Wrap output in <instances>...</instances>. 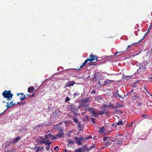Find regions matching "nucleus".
I'll return each mask as SVG.
<instances>
[{
	"label": "nucleus",
	"mask_w": 152,
	"mask_h": 152,
	"mask_svg": "<svg viewBox=\"0 0 152 152\" xmlns=\"http://www.w3.org/2000/svg\"><path fill=\"white\" fill-rule=\"evenodd\" d=\"M118 89H116V91L115 93L113 94V96L114 97H116L117 96H118L121 98H123V97L122 96L119 94L118 93Z\"/></svg>",
	"instance_id": "obj_11"
},
{
	"label": "nucleus",
	"mask_w": 152,
	"mask_h": 152,
	"mask_svg": "<svg viewBox=\"0 0 152 152\" xmlns=\"http://www.w3.org/2000/svg\"><path fill=\"white\" fill-rule=\"evenodd\" d=\"M70 99L69 97H67V102L69 101Z\"/></svg>",
	"instance_id": "obj_62"
},
{
	"label": "nucleus",
	"mask_w": 152,
	"mask_h": 152,
	"mask_svg": "<svg viewBox=\"0 0 152 152\" xmlns=\"http://www.w3.org/2000/svg\"><path fill=\"white\" fill-rule=\"evenodd\" d=\"M64 129H62L61 130H59L57 136L58 137H63L64 135V133L63 132Z\"/></svg>",
	"instance_id": "obj_9"
},
{
	"label": "nucleus",
	"mask_w": 152,
	"mask_h": 152,
	"mask_svg": "<svg viewBox=\"0 0 152 152\" xmlns=\"http://www.w3.org/2000/svg\"><path fill=\"white\" fill-rule=\"evenodd\" d=\"M80 94L78 93H75L73 95H72V97H71V99H73L75 98V97L76 96H78Z\"/></svg>",
	"instance_id": "obj_23"
},
{
	"label": "nucleus",
	"mask_w": 152,
	"mask_h": 152,
	"mask_svg": "<svg viewBox=\"0 0 152 152\" xmlns=\"http://www.w3.org/2000/svg\"><path fill=\"white\" fill-rule=\"evenodd\" d=\"M80 138V140L81 141L83 140V141H86V138L83 137L82 136H80L79 137Z\"/></svg>",
	"instance_id": "obj_28"
},
{
	"label": "nucleus",
	"mask_w": 152,
	"mask_h": 152,
	"mask_svg": "<svg viewBox=\"0 0 152 152\" xmlns=\"http://www.w3.org/2000/svg\"><path fill=\"white\" fill-rule=\"evenodd\" d=\"M109 105L110 107H113L114 106V104L112 103H110Z\"/></svg>",
	"instance_id": "obj_53"
},
{
	"label": "nucleus",
	"mask_w": 152,
	"mask_h": 152,
	"mask_svg": "<svg viewBox=\"0 0 152 152\" xmlns=\"http://www.w3.org/2000/svg\"><path fill=\"white\" fill-rule=\"evenodd\" d=\"M86 111H88L90 112L91 113V111H93L91 108H87L86 109Z\"/></svg>",
	"instance_id": "obj_42"
},
{
	"label": "nucleus",
	"mask_w": 152,
	"mask_h": 152,
	"mask_svg": "<svg viewBox=\"0 0 152 152\" xmlns=\"http://www.w3.org/2000/svg\"><path fill=\"white\" fill-rule=\"evenodd\" d=\"M88 61V58H87V59H86L84 62L83 63L82 65H81L80 66V68H79L78 69H76L79 70L83 66L85 65Z\"/></svg>",
	"instance_id": "obj_18"
},
{
	"label": "nucleus",
	"mask_w": 152,
	"mask_h": 152,
	"mask_svg": "<svg viewBox=\"0 0 152 152\" xmlns=\"http://www.w3.org/2000/svg\"><path fill=\"white\" fill-rule=\"evenodd\" d=\"M75 152H83L82 147H79L78 149L75 150Z\"/></svg>",
	"instance_id": "obj_24"
},
{
	"label": "nucleus",
	"mask_w": 152,
	"mask_h": 152,
	"mask_svg": "<svg viewBox=\"0 0 152 152\" xmlns=\"http://www.w3.org/2000/svg\"><path fill=\"white\" fill-rule=\"evenodd\" d=\"M20 95H23V97H20V99L22 101L23 100L25 99L26 98V95H24V94L23 93H17V95L18 96H19Z\"/></svg>",
	"instance_id": "obj_16"
},
{
	"label": "nucleus",
	"mask_w": 152,
	"mask_h": 152,
	"mask_svg": "<svg viewBox=\"0 0 152 152\" xmlns=\"http://www.w3.org/2000/svg\"><path fill=\"white\" fill-rule=\"evenodd\" d=\"M2 95L4 98H6L7 100L8 101L11 100L13 96V94L11 93V91L10 90L8 91L5 90L3 92Z\"/></svg>",
	"instance_id": "obj_3"
},
{
	"label": "nucleus",
	"mask_w": 152,
	"mask_h": 152,
	"mask_svg": "<svg viewBox=\"0 0 152 152\" xmlns=\"http://www.w3.org/2000/svg\"><path fill=\"white\" fill-rule=\"evenodd\" d=\"M120 52H116L115 54L114 55V56H116L118 53H120Z\"/></svg>",
	"instance_id": "obj_64"
},
{
	"label": "nucleus",
	"mask_w": 152,
	"mask_h": 152,
	"mask_svg": "<svg viewBox=\"0 0 152 152\" xmlns=\"http://www.w3.org/2000/svg\"><path fill=\"white\" fill-rule=\"evenodd\" d=\"M98 83L100 87L102 86L103 85H104L103 84H102L99 80H98Z\"/></svg>",
	"instance_id": "obj_46"
},
{
	"label": "nucleus",
	"mask_w": 152,
	"mask_h": 152,
	"mask_svg": "<svg viewBox=\"0 0 152 152\" xmlns=\"http://www.w3.org/2000/svg\"><path fill=\"white\" fill-rule=\"evenodd\" d=\"M44 148V147H39L38 148V150L40 151H42L43 150Z\"/></svg>",
	"instance_id": "obj_39"
},
{
	"label": "nucleus",
	"mask_w": 152,
	"mask_h": 152,
	"mask_svg": "<svg viewBox=\"0 0 152 152\" xmlns=\"http://www.w3.org/2000/svg\"><path fill=\"white\" fill-rule=\"evenodd\" d=\"M151 27H151V26H150L149 27V28L148 29V31H150V30H151Z\"/></svg>",
	"instance_id": "obj_60"
},
{
	"label": "nucleus",
	"mask_w": 152,
	"mask_h": 152,
	"mask_svg": "<svg viewBox=\"0 0 152 152\" xmlns=\"http://www.w3.org/2000/svg\"><path fill=\"white\" fill-rule=\"evenodd\" d=\"M130 76H126L124 74L122 75V79L124 80H125L126 79H128V78Z\"/></svg>",
	"instance_id": "obj_21"
},
{
	"label": "nucleus",
	"mask_w": 152,
	"mask_h": 152,
	"mask_svg": "<svg viewBox=\"0 0 152 152\" xmlns=\"http://www.w3.org/2000/svg\"><path fill=\"white\" fill-rule=\"evenodd\" d=\"M116 141L117 144L121 143L123 140V136L122 135L118 134L116 136Z\"/></svg>",
	"instance_id": "obj_6"
},
{
	"label": "nucleus",
	"mask_w": 152,
	"mask_h": 152,
	"mask_svg": "<svg viewBox=\"0 0 152 152\" xmlns=\"http://www.w3.org/2000/svg\"><path fill=\"white\" fill-rule=\"evenodd\" d=\"M135 44V43H133V44H131V45H129L127 47V48H129L132 45H134Z\"/></svg>",
	"instance_id": "obj_57"
},
{
	"label": "nucleus",
	"mask_w": 152,
	"mask_h": 152,
	"mask_svg": "<svg viewBox=\"0 0 152 152\" xmlns=\"http://www.w3.org/2000/svg\"><path fill=\"white\" fill-rule=\"evenodd\" d=\"M95 119L93 118H92L91 119V121L93 122V123L94 124H95L96 123L94 121Z\"/></svg>",
	"instance_id": "obj_47"
},
{
	"label": "nucleus",
	"mask_w": 152,
	"mask_h": 152,
	"mask_svg": "<svg viewBox=\"0 0 152 152\" xmlns=\"http://www.w3.org/2000/svg\"><path fill=\"white\" fill-rule=\"evenodd\" d=\"M109 142H108V141H107L106 142H105V145H107L109 144Z\"/></svg>",
	"instance_id": "obj_61"
},
{
	"label": "nucleus",
	"mask_w": 152,
	"mask_h": 152,
	"mask_svg": "<svg viewBox=\"0 0 152 152\" xmlns=\"http://www.w3.org/2000/svg\"><path fill=\"white\" fill-rule=\"evenodd\" d=\"M112 56H112V55L111 56H107L106 58H107L108 59V58H110V57H112Z\"/></svg>",
	"instance_id": "obj_59"
},
{
	"label": "nucleus",
	"mask_w": 152,
	"mask_h": 152,
	"mask_svg": "<svg viewBox=\"0 0 152 152\" xmlns=\"http://www.w3.org/2000/svg\"><path fill=\"white\" fill-rule=\"evenodd\" d=\"M52 134L50 131H47L46 132L45 138L43 137H40L38 144H44L46 145H50L52 142L49 141L50 139L52 137Z\"/></svg>",
	"instance_id": "obj_1"
},
{
	"label": "nucleus",
	"mask_w": 152,
	"mask_h": 152,
	"mask_svg": "<svg viewBox=\"0 0 152 152\" xmlns=\"http://www.w3.org/2000/svg\"><path fill=\"white\" fill-rule=\"evenodd\" d=\"M91 115L93 116H94L95 117H97V115L98 114H97L94 111H91Z\"/></svg>",
	"instance_id": "obj_27"
},
{
	"label": "nucleus",
	"mask_w": 152,
	"mask_h": 152,
	"mask_svg": "<svg viewBox=\"0 0 152 152\" xmlns=\"http://www.w3.org/2000/svg\"><path fill=\"white\" fill-rule=\"evenodd\" d=\"M116 136H115V137H112L111 139V140L113 142L115 141H116Z\"/></svg>",
	"instance_id": "obj_43"
},
{
	"label": "nucleus",
	"mask_w": 152,
	"mask_h": 152,
	"mask_svg": "<svg viewBox=\"0 0 152 152\" xmlns=\"http://www.w3.org/2000/svg\"><path fill=\"white\" fill-rule=\"evenodd\" d=\"M74 139L75 140V142L78 145H82V143L80 140V138L77 137H75Z\"/></svg>",
	"instance_id": "obj_8"
},
{
	"label": "nucleus",
	"mask_w": 152,
	"mask_h": 152,
	"mask_svg": "<svg viewBox=\"0 0 152 152\" xmlns=\"http://www.w3.org/2000/svg\"><path fill=\"white\" fill-rule=\"evenodd\" d=\"M87 106L86 105H85L84 104H80L78 107H76L75 105L71 104L70 105H68L67 106V109L69 110H71L72 112H77L80 107H87Z\"/></svg>",
	"instance_id": "obj_2"
},
{
	"label": "nucleus",
	"mask_w": 152,
	"mask_h": 152,
	"mask_svg": "<svg viewBox=\"0 0 152 152\" xmlns=\"http://www.w3.org/2000/svg\"><path fill=\"white\" fill-rule=\"evenodd\" d=\"M144 89H145V90L146 91V92H147V93L148 94H150V93L148 91V90L146 88V87L145 86L144 87Z\"/></svg>",
	"instance_id": "obj_41"
},
{
	"label": "nucleus",
	"mask_w": 152,
	"mask_h": 152,
	"mask_svg": "<svg viewBox=\"0 0 152 152\" xmlns=\"http://www.w3.org/2000/svg\"><path fill=\"white\" fill-rule=\"evenodd\" d=\"M102 107L104 108H107V109H109L110 108L109 105H107L105 104H104L103 105V106Z\"/></svg>",
	"instance_id": "obj_29"
},
{
	"label": "nucleus",
	"mask_w": 152,
	"mask_h": 152,
	"mask_svg": "<svg viewBox=\"0 0 152 152\" xmlns=\"http://www.w3.org/2000/svg\"><path fill=\"white\" fill-rule=\"evenodd\" d=\"M73 120L77 124L78 122V119L77 117L73 119Z\"/></svg>",
	"instance_id": "obj_32"
},
{
	"label": "nucleus",
	"mask_w": 152,
	"mask_h": 152,
	"mask_svg": "<svg viewBox=\"0 0 152 152\" xmlns=\"http://www.w3.org/2000/svg\"><path fill=\"white\" fill-rule=\"evenodd\" d=\"M116 126H117V125H116V124H112V126L113 127H116Z\"/></svg>",
	"instance_id": "obj_49"
},
{
	"label": "nucleus",
	"mask_w": 152,
	"mask_h": 152,
	"mask_svg": "<svg viewBox=\"0 0 152 152\" xmlns=\"http://www.w3.org/2000/svg\"><path fill=\"white\" fill-rule=\"evenodd\" d=\"M95 147V144H94L92 146H91L90 147V148H89V150H91L92 149L94 148Z\"/></svg>",
	"instance_id": "obj_36"
},
{
	"label": "nucleus",
	"mask_w": 152,
	"mask_h": 152,
	"mask_svg": "<svg viewBox=\"0 0 152 152\" xmlns=\"http://www.w3.org/2000/svg\"><path fill=\"white\" fill-rule=\"evenodd\" d=\"M132 97L133 98V99L136 100L137 98H139V97L138 96L135 95L133 96Z\"/></svg>",
	"instance_id": "obj_35"
},
{
	"label": "nucleus",
	"mask_w": 152,
	"mask_h": 152,
	"mask_svg": "<svg viewBox=\"0 0 152 152\" xmlns=\"http://www.w3.org/2000/svg\"><path fill=\"white\" fill-rule=\"evenodd\" d=\"M48 145V147L46 148L47 150L48 151L49 150V145Z\"/></svg>",
	"instance_id": "obj_54"
},
{
	"label": "nucleus",
	"mask_w": 152,
	"mask_h": 152,
	"mask_svg": "<svg viewBox=\"0 0 152 152\" xmlns=\"http://www.w3.org/2000/svg\"><path fill=\"white\" fill-rule=\"evenodd\" d=\"M21 139V137H20L18 136L17 137L12 141L13 143L15 144L16 143Z\"/></svg>",
	"instance_id": "obj_20"
},
{
	"label": "nucleus",
	"mask_w": 152,
	"mask_h": 152,
	"mask_svg": "<svg viewBox=\"0 0 152 152\" xmlns=\"http://www.w3.org/2000/svg\"><path fill=\"white\" fill-rule=\"evenodd\" d=\"M96 93L95 89H93L92 91H91V94H92V93L95 94Z\"/></svg>",
	"instance_id": "obj_48"
},
{
	"label": "nucleus",
	"mask_w": 152,
	"mask_h": 152,
	"mask_svg": "<svg viewBox=\"0 0 152 152\" xmlns=\"http://www.w3.org/2000/svg\"><path fill=\"white\" fill-rule=\"evenodd\" d=\"M102 75L101 72H95V73L93 75V77L92 78L91 80L92 81L94 80H102Z\"/></svg>",
	"instance_id": "obj_4"
},
{
	"label": "nucleus",
	"mask_w": 152,
	"mask_h": 152,
	"mask_svg": "<svg viewBox=\"0 0 152 152\" xmlns=\"http://www.w3.org/2000/svg\"><path fill=\"white\" fill-rule=\"evenodd\" d=\"M13 143L12 141H11L10 142L9 141H7L6 142V146H8L10 145L11 144Z\"/></svg>",
	"instance_id": "obj_26"
},
{
	"label": "nucleus",
	"mask_w": 152,
	"mask_h": 152,
	"mask_svg": "<svg viewBox=\"0 0 152 152\" xmlns=\"http://www.w3.org/2000/svg\"><path fill=\"white\" fill-rule=\"evenodd\" d=\"M113 80H109L108 79H107L104 82V83H103V85L105 86H107L111 82H113Z\"/></svg>",
	"instance_id": "obj_15"
},
{
	"label": "nucleus",
	"mask_w": 152,
	"mask_h": 152,
	"mask_svg": "<svg viewBox=\"0 0 152 152\" xmlns=\"http://www.w3.org/2000/svg\"><path fill=\"white\" fill-rule=\"evenodd\" d=\"M119 111V110H115V112H113L114 113H115L117 112H118Z\"/></svg>",
	"instance_id": "obj_63"
},
{
	"label": "nucleus",
	"mask_w": 152,
	"mask_h": 152,
	"mask_svg": "<svg viewBox=\"0 0 152 152\" xmlns=\"http://www.w3.org/2000/svg\"><path fill=\"white\" fill-rule=\"evenodd\" d=\"M116 125L118 126L123 125H124L122 121L118 120L117 123H116Z\"/></svg>",
	"instance_id": "obj_22"
},
{
	"label": "nucleus",
	"mask_w": 152,
	"mask_h": 152,
	"mask_svg": "<svg viewBox=\"0 0 152 152\" xmlns=\"http://www.w3.org/2000/svg\"><path fill=\"white\" fill-rule=\"evenodd\" d=\"M87 145L86 144L84 145L82 147V151L83 152H85L86 151H89V148H87Z\"/></svg>",
	"instance_id": "obj_14"
},
{
	"label": "nucleus",
	"mask_w": 152,
	"mask_h": 152,
	"mask_svg": "<svg viewBox=\"0 0 152 152\" xmlns=\"http://www.w3.org/2000/svg\"><path fill=\"white\" fill-rule=\"evenodd\" d=\"M78 127H79V128H80L81 127V123L80 122H78Z\"/></svg>",
	"instance_id": "obj_50"
},
{
	"label": "nucleus",
	"mask_w": 152,
	"mask_h": 152,
	"mask_svg": "<svg viewBox=\"0 0 152 152\" xmlns=\"http://www.w3.org/2000/svg\"><path fill=\"white\" fill-rule=\"evenodd\" d=\"M7 109H8L9 108L13 106V104H11V105H9V104H8V102H7Z\"/></svg>",
	"instance_id": "obj_34"
},
{
	"label": "nucleus",
	"mask_w": 152,
	"mask_h": 152,
	"mask_svg": "<svg viewBox=\"0 0 152 152\" xmlns=\"http://www.w3.org/2000/svg\"><path fill=\"white\" fill-rule=\"evenodd\" d=\"M105 113V111H101L99 112L98 113V115H102Z\"/></svg>",
	"instance_id": "obj_38"
},
{
	"label": "nucleus",
	"mask_w": 152,
	"mask_h": 152,
	"mask_svg": "<svg viewBox=\"0 0 152 152\" xmlns=\"http://www.w3.org/2000/svg\"><path fill=\"white\" fill-rule=\"evenodd\" d=\"M62 124V123H60V124H59L58 125H55L54 126V129L57 130V131H59L63 129L61 128V125Z\"/></svg>",
	"instance_id": "obj_10"
},
{
	"label": "nucleus",
	"mask_w": 152,
	"mask_h": 152,
	"mask_svg": "<svg viewBox=\"0 0 152 152\" xmlns=\"http://www.w3.org/2000/svg\"><path fill=\"white\" fill-rule=\"evenodd\" d=\"M86 120L87 121H89V118L87 115L86 116Z\"/></svg>",
	"instance_id": "obj_56"
},
{
	"label": "nucleus",
	"mask_w": 152,
	"mask_h": 152,
	"mask_svg": "<svg viewBox=\"0 0 152 152\" xmlns=\"http://www.w3.org/2000/svg\"><path fill=\"white\" fill-rule=\"evenodd\" d=\"M86 139L87 140H88V139H91L92 138V136H88V137H86Z\"/></svg>",
	"instance_id": "obj_51"
},
{
	"label": "nucleus",
	"mask_w": 152,
	"mask_h": 152,
	"mask_svg": "<svg viewBox=\"0 0 152 152\" xmlns=\"http://www.w3.org/2000/svg\"><path fill=\"white\" fill-rule=\"evenodd\" d=\"M89 58H88V61H89L91 62L95 60H96V61H97L99 57L95 55H93L92 54H91Z\"/></svg>",
	"instance_id": "obj_7"
},
{
	"label": "nucleus",
	"mask_w": 152,
	"mask_h": 152,
	"mask_svg": "<svg viewBox=\"0 0 152 152\" xmlns=\"http://www.w3.org/2000/svg\"><path fill=\"white\" fill-rule=\"evenodd\" d=\"M104 126H103L102 128H100V130L99 131V133L101 134H103L104 131Z\"/></svg>",
	"instance_id": "obj_19"
},
{
	"label": "nucleus",
	"mask_w": 152,
	"mask_h": 152,
	"mask_svg": "<svg viewBox=\"0 0 152 152\" xmlns=\"http://www.w3.org/2000/svg\"><path fill=\"white\" fill-rule=\"evenodd\" d=\"M34 94H32V95H30V94H26V96H31V97H32V96H33L34 95Z\"/></svg>",
	"instance_id": "obj_58"
},
{
	"label": "nucleus",
	"mask_w": 152,
	"mask_h": 152,
	"mask_svg": "<svg viewBox=\"0 0 152 152\" xmlns=\"http://www.w3.org/2000/svg\"><path fill=\"white\" fill-rule=\"evenodd\" d=\"M144 37H143L141 39H140V40L138 42H136V43H135V44H136V43L139 44V43H140V41H142V40L144 38Z\"/></svg>",
	"instance_id": "obj_55"
},
{
	"label": "nucleus",
	"mask_w": 152,
	"mask_h": 152,
	"mask_svg": "<svg viewBox=\"0 0 152 152\" xmlns=\"http://www.w3.org/2000/svg\"><path fill=\"white\" fill-rule=\"evenodd\" d=\"M69 143L70 144H73L74 143V141L73 140H70L69 139Z\"/></svg>",
	"instance_id": "obj_37"
},
{
	"label": "nucleus",
	"mask_w": 152,
	"mask_h": 152,
	"mask_svg": "<svg viewBox=\"0 0 152 152\" xmlns=\"http://www.w3.org/2000/svg\"><path fill=\"white\" fill-rule=\"evenodd\" d=\"M75 82L74 81H69L67 83V86L70 87L73 86L74 84H75Z\"/></svg>",
	"instance_id": "obj_17"
},
{
	"label": "nucleus",
	"mask_w": 152,
	"mask_h": 152,
	"mask_svg": "<svg viewBox=\"0 0 152 152\" xmlns=\"http://www.w3.org/2000/svg\"><path fill=\"white\" fill-rule=\"evenodd\" d=\"M109 138V137H105L103 139V140L104 141H106L107 139Z\"/></svg>",
	"instance_id": "obj_44"
},
{
	"label": "nucleus",
	"mask_w": 152,
	"mask_h": 152,
	"mask_svg": "<svg viewBox=\"0 0 152 152\" xmlns=\"http://www.w3.org/2000/svg\"><path fill=\"white\" fill-rule=\"evenodd\" d=\"M137 81H136L134 83H131V86L134 88L136 87H137Z\"/></svg>",
	"instance_id": "obj_25"
},
{
	"label": "nucleus",
	"mask_w": 152,
	"mask_h": 152,
	"mask_svg": "<svg viewBox=\"0 0 152 152\" xmlns=\"http://www.w3.org/2000/svg\"><path fill=\"white\" fill-rule=\"evenodd\" d=\"M118 107L117 106H114L112 108V109H117Z\"/></svg>",
	"instance_id": "obj_52"
},
{
	"label": "nucleus",
	"mask_w": 152,
	"mask_h": 152,
	"mask_svg": "<svg viewBox=\"0 0 152 152\" xmlns=\"http://www.w3.org/2000/svg\"><path fill=\"white\" fill-rule=\"evenodd\" d=\"M34 90V88L33 86H31L28 88V91L29 93H32L33 92Z\"/></svg>",
	"instance_id": "obj_13"
},
{
	"label": "nucleus",
	"mask_w": 152,
	"mask_h": 152,
	"mask_svg": "<svg viewBox=\"0 0 152 152\" xmlns=\"http://www.w3.org/2000/svg\"><path fill=\"white\" fill-rule=\"evenodd\" d=\"M116 105L118 107H123V105L122 104H120L118 103L117 102L116 103Z\"/></svg>",
	"instance_id": "obj_33"
},
{
	"label": "nucleus",
	"mask_w": 152,
	"mask_h": 152,
	"mask_svg": "<svg viewBox=\"0 0 152 152\" xmlns=\"http://www.w3.org/2000/svg\"><path fill=\"white\" fill-rule=\"evenodd\" d=\"M8 104H9V105H11V104H13V106L14 105H16V104H15V103H13V101L11 102L10 103V104H9V103H8Z\"/></svg>",
	"instance_id": "obj_45"
},
{
	"label": "nucleus",
	"mask_w": 152,
	"mask_h": 152,
	"mask_svg": "<svg viewBox=\"0 0 152 152\" xmlns=\"http://www.w3.org/2000/svg\"><path fill=\"white\" fill-rule=\"evenodd\" d=\"M58 137L57 136V134L56 136H52L51 139L52 140H54L57 139Z\"/></svg>",
	"instance_id": "obj_31"
},
{
	"label": "nucleus",
	"mask_w": 152,
	"mask_h": 152,
	"mask_svg": "<svg viewBox=\"0 0 152 152\" xmlns=\"http://www.w3.org/2000/svg\"><path fill=\"white\" fill-rule=\"evenodd\" d=\"M54 150L56 152H58L59 150V148L58 146H56L54 148Z\"/></svg>",
	"instance_id": "obj_30"
},
{
	"label": "nucleus",
	"mask_w": 152,
	"mask_h": 152,
	"mask_svg": "<svg viewBox=\"0 0 152 152\" xmlns=\"http://www.w3.org/2000/svg\"><path fill=\"white\" fill-rule=\"evenodd\" d=\"M90 98H84L83 99L82 102H83V104H84L85 105H86L87 106H88L89 105V104H86V102H89L90 101Z\"/></svg>",
	"instance_id": "obj_12"
},
{
	"label": "nucleus",
	"mask_w": 152,
	"mask_h": 152,
	"mask_svg": "<svg viewBox=\"0 0 152 152\" xmlns=\"http://www.w3.org/2000/svg\"><path fill=\"white\" fill-rule=\"evenodd\" d=\"M97 65V64L96 63H95L94 62H92V63H90L89 64V66H91V65Z\"/></svg>",
	"instance_id": "obj_40"
},
{
	"label": "nucleus",
	"mask_w": 152,
	"mask_h": 152,
	"mask_svg": "<svg viewBox=\"0 0 152 152\" xmlns=\"http://www.w3.org/2000/svg\"><path fill=\"white\" fill-rule=\"evenodd\" d=\"M148 64V62L145 61L142 62L139 68L137 70V72H139V70H140V71H145L146 70V66Z\"/></svg>",
	"instance_id": "obj_5"
}]
</instances>
